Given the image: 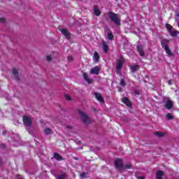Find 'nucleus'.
Returning a JSON list of instances; mask_svg holds the SVG:
<instances>
[{
    "label": "nucleus",
    "mask_w": 179,
    "mask_h": 179,
    "mask_svg": "<svg viewBox=\"0 0 179 179\" xmlns=\"http://www.w3.org/2000/svg\"><path fill=\"white\" fill-rule=\"evenodd\" d=\"M115 165L119 170H128L131 169V164L123 165L122 159H117L115 160Z\"/></svg>",
    "instance_id": "f257e3e1"
},
{
    "label": "nucleus",
    "mask_w": 179,
    "mask_h": 179,
    "mask_svg": "<svg viewBox=\"0 0 179 179\" xmlns=\"http://www.w3.org/2000/svg\"><path fill=\"white\" fill-rule=\"evenodd\" d=\"M108 16L110 20L113 22V23H115L116 26H120V24H121V19H120V16H118V15L113 12H109Z\"/></svg>",
    "instance_id": "f03ea898"
},
{
    "label": "nucleus",
    "mask_w": 179,
    "mask_h": 179,
    "mask_svg": "<svg viewBox=\"0 0 179 179\" xmlns=\"http://www.w3.org/2000/svg\"><path fill=\"white\" fill-rule=\"evenodd\" d=\"M78 114L80 115L83 122H85V124H89V122H90V120L87 117V115L83 113L81 110H78Z\"/></svg>",
    "instance_id": "7ed1b4c3"
},
{
    "label": "nucleus",
    "mask_w": 179,
    "mask_h": 179,
    "mask_svg": "<svg viewBox=\"0 0 179 179\" xmlns=\"http://www.w3.org/2000/svg\"><path fill=\"white\" fill-rule=\"evenodd\" d=\"M164 103H165V108H167V110H170L173 108V101L167 98V99L164 101Z\"/></svg>",
    "instance_id": "20e7f679"
},
{
    "label": "nucleus",
    "mask_w": 179,
    "mask_h": 179,
    "mask_svg": "<svg viewBox=\"0 0 179 179\" xmlns=\"http://www.w3.org/2000/svg\"><path fill=\"white\" fill-rule=\"evenodd\" d=\"M22 121L27 127H30L31 125V119L28 116H24L22 118Z\"/></svg>",
    "instance_id": "39448f33"
},
{
    "label": "nucleus",
    "mask_w": 179,
    "mask_h": 179,
    "mask_svg": "<svg viewBox=\"0 0 179 179\" xmlns=\"http://www.w3.org/2000/svg\"><path fill=\"white\" fill-rule=\"evenodd\" d=\"M99 72H100V67L99 66H96L91 69L90 73V75H99Z\"/></svg>",
    "instance_id": "423d86ee"
},
{
    "label": "nucleus",
    "mask_w": 179,
    "mask_h": 179,
    "mask_svg": "<svg viewBox=\"0 0 179 179\" xmlns=\"http://www.w3.org/2000/svg\"><path fill=\"white\" fill-rule=\"evenodd\" d=\"M124 63V59L120 58V59L117 60V66H116V69L117 71H120L121 68H122V64Z\"/></svg>",
    "instance_id": "0eeeda50"
},
{
    "label": "nucleus",
    "mask_w": 179,
    "mask_h": 179,
    "mask_svg": "<svg viewBox=\"0 0 179 179\" xmlns=\"http://www.w3.org/2000/svg\"><path fill=\"white\" fill-rule=\"evenodd\" d=\"M59 30L61 33H62V34L66 37V38H69V31H68L66 29H61Z\"/></svg>",
    "instance_id": "6e6552de"
},
{
    "label": "nucleus",
    "mask_w": 179,
    "mask_h": 179,
    "mask_svg": "<svg viewBox=\"0 0 179 179\" xmlns=\"http://www.w3.org/2000/svg\"><path fill=\"white\" fill-rule=\"evenodd\" d=\"M102 44H103L102 48H103V52H108V45L107 44V42L103 41Z\"/></svg>",
    "instance_id": "1a4fd4ad"
},
{
    "label": "nucleus",
    "mask_w": 179,
    "mask_h": 179,
    "mask_svg": "<svg viewBox=\"0 0 179 179\" xmlns=\"http://www.w3.org/2000/svg\"><path fill=\"white\" fill-rule=\"evenodd\" d=\"M137 50L141 57H143V55H145V52H143V49L142 48V45H138L137 46Z\"/></svg>",
    "instance_id": "9d476101"
},
{
    "label": "nucleus",
    "mask_w": 179,
    "mask_h": 179,
    "mask_svg": "<svg viewBox=\"0 0 179 179\" xmlns=\"http://www.w3.org/2000/svg\"><path fill=\"white\" fill-rule=\"evenodd\" d=\"M122 103H124V104H126V106H127L128 107H131V101H129V99H128V98L127 97H124L122 99Z\"/></svg>",
    "instance_id": "9b49d317"
},
{
    "label": "nucleus",
    "mask_w": 179,
    "mask_h": 179,
    "mask_svg": "<svg viewBox=\"0 0 179 179\" xmlns=\"http://www.w3.org/2000/svg\"><path fill=\"white\" fill-rule=\"evenodd\" d=\"M156 176L157 179H162L163 176H164V172L163 171H157Z\"/></svg>",
    "instance_id": "f8f14e48"
},
{
    "label": "nucleus",
    "mask_w": 179,
    "mask_h": 179,
    "mask_svg": "<svg viewBox=\"0 0 179 179\" xmlns=\"http://www.w3.org/2000/svg\"><path fill=\"white\" fill-rule=\"evenodd\" d=\"M93 59L94 62H98L99 59H100V55H99V52H94V56H93Z\"/></svg>",
    "instance_id": "ddd939ff"
},
{
    "label": "nucleus",
    "mask_w": 179,
    "mask_h": 179,
    "mask_svg": "<svg viewBox=\"0 0 179 179\" xmlns=\"http://www.w3.org/2000/svg\"><path fill=\"white\" fill-rule=\"evenodd\" d=\"M83 78H84L85 80H86V82H87V83H92V82H93V80L92 78H89V76H87V74H86V73H83Z\"/></svg>",
    "instance_id": "4468645a"
},
{
    "label": "nucleus",
    "mask_w": 179,
    "mask_h": 179,
    "mask_svg": "<svg viewBox=\"0 0 179 179\" xmlns=\"http://www.w3.org/2000/svg\"><path fill=\"white\" fill-rule=\"evenodd\" d=\"M169 33L172 37H177V36L179 34V31L176 29L171 30Z\"/></svg>",
    "instance_id": "2eb2a0df"
},
{
    "label": "nucleus",
    "mask_w": 179,
    "mask_h": 179,
    "mask_svg": "<svg viewBox=\"0 0 179 179\" xmlns=\"http://www.w3.org/2000/svg\"><path fill=\"white\" fill-rule=\"evenodd\" d=\"M94 15H96V16H100V10L99 9V7H97V6H95L94 7Z\"/></svg>",
    "instance_id": "dca6fc26"
},
{
    "label": "nucleus",
    "mask_w": 179,
    "mask_h": 179,
    "mask_svg": "<svg viewBox=\"0 0 179 179\" xmlns=\"http://www.w3.org/2000/svg\"><path fill=\"white\" fill-rule=\"evenodd\" d=\"M95 97L96 99V100H98V101H101L103 102V97L101 96V95L97 92L94 93Z\"/></svg>",
    "instance_id": "f3484780"
},
{
    "label": "nucleus",
    "mask_w": 179,
    "mask_h": 179,
    "mask_svg": "<svg viewBox=\"0 0 179 179\" xmlns=\"http://www.w3.org/2000/svg\"><path fill=\"white\" fill-rule=\"evenodd\" d=\"M164 50H165L166 54H168V55H169V57H171V55H173V53L171 52V51L169 48V46L165 45L164 46Z\"/></svg>",
    "instance_id": "a211bd4d"
},
{
    "label": "nucleus",
    "mask_w": 179,
    "mask_h": 179,
    "mask_svg": "<svg viewBox=\"0 0 179 179\" xmlns=\"http://www.w3.org/2000/svg\"><path fill=\"white\" fill-rule=\"evenodd\" d=\"M131 72H136L139 69L138 65H134L131 66Z\"/></svg>",
    "instance_id": "6ab92c4d"
},
{
    "label": "nucleus",
    "mask_w": 179,
    "mask_h": 179,
    "mask_svg": "<svg viewBox=\"0 0 179 179\" xmlns=\"http://www.w3.org/2000/svg\"><path fill=\"white\" fill-rule=\"evenodd\" d=\"M44 133L45 135H51V134H52V130H51L50 128H46L44 130Z\"/></svg>",
    "instance_id": "aec40b11"
},
{
    "label": "nucleus",
    "mask_w": 179,
    "mask_h": 179,
    "mask_svg": "<svg viewBox=\"0 0 179 179\" xmlns=\"http://www.w3.org/2000/svg\"><path fill=\"white\" fill-rule=\"evenodd\" d=\"M56 179H67L66 178V174H62V175H58L56 176Z\"/></svg>",
    "instance_id": "412c9836"
},
{
    "label": "nucleus",
    "mask_w": 179,
    "mask_h": 179,
    "mask_svg": "<svg viewBox=\"0 0 179 179\" xmlns=\"http://www.w3.org/2000/svg\"><path fill=\"white\" fill-rule=\"evenodd\" d=\"M54 157L55 159H56V160H58L59 162L62 160V157H61V155H58L57 153H55Z\"/></svg>",
    "instance_id": "4be33fe9"
},
{
    "label": "nucleus",
    "mask_w": 179,
    "mask_h": 179,
    "mask_svg": "<svg viewBox=\"0 0 179 179\" xmlns=\"http://www.w3.org/2000/svg\"><path fill=\"white\" fill-rule=\"evenodd\" d=\"M166 27L167 29V30H169V33L173 30V27H171V25L166 24Z\"/></svg>",
    "instance_id": "5701e85b"
},
{
    "label": "nucleus",
    "mask_w": 179,
    "mask_h": 179,
    "mask_svg": "<svg viewBox=\"0 0 179 179\" xmlns=\"http://www.w3.org/2000/svg\"><path fill=\"white\" fill-rule=\"evenodd\" d=\"M113 37H114V36L113 35V33L109 32L108 34V40H113Z\"/></svg>",
    "instance_id": "b1692460"
},
{
    "label": "nucleus",
    "mask_w": 179,
    "mask_h": 179,
    "mask_svg": "<svg viewBox=\"0 0 179 179\" xmlns=\"http://www.w3.org/2000/svg\"><path fill=\"white\" fill-rule=\"evenodd\" d=\"M13 74L15 78H17V70L16 69H13Z\"/></svg>",
    "instance_id": "393cba45"
},
{
    "label": "nucleus",
    "mask_w": 179,
    "mask_h": 179,
    "mask_svg": "<svg viewBox=\"0 0 179 179\" xmlns=\"http://www.w3.org/2000/svg\"><path fill=\"white\" fill-rule=\"evenodd\" d=\"M166 118H168V120H173V115H171V113L166 114Z\"/></svg>",
    "instance_id": "a878e982"
},
{
    "label": "nucleus",
    "mask_w": 179,
    "mask_h": 179,
    "mask_svg": "<svg viewBox=\"0 0 179 179\" xmlns=\"http://www.w3.org/2000/svg\"><path fill=\"white\" fill-rule=\"evenodd\" d=\"M155 135H156L157 136L161 137V136H164V133H162V132H157V133H155Z\"/></svg>",
    "instance_id": "bb28decb"
},
{
    "label": "nucleus",
    "mask_w": 179,
    "mask_h": 179,
    "mask_svg": "<svg viewBox=\"0 0 179 179\" xmlns=\"http://www.w3.org/2000/svg\"><path fill=\"white\" fill-rule=\"evenodd\" d=\"M65 99H66V100H68V101L71 100V96H69L68 94L65 95Z\"/></svg>",
    "instance_id": "cd10ccee"
},
{
    "label": "nucleus",
    "mask_w": 179,
    "mask_h": 179,
    "mask_svg": "<svg viewBox=\"0 0 179 179\" xmlns=\"http://www.w3.org/2000/svg\"><path fill=\"white\" fill-rule=\"evenodd\" d=\"M120 85L121 86H125V81H124V80H121Z\"/></svg>",
    "instance_id": "c85d7f7f"
},
{
    "label": "nucleus",
    "mask_w": 179,
    "mask_h": 179,
    "mask_svg": "<svg viewBox=\"0 0 179 179\" xmlns=\"http://www.w3.org/2000/svg\"><path fill=\"white\" fill-rule=\"evenodd\" d=\"M80 177L81 178H85V177H86V173H81Z\"/></svg>",
    "instance_id": "c756f323"
},
{
    "label": "nucleus",
    "mask_w": 179,
    "mask_h": 179,
    "mask_svg": "<svg viewBox=\"0 0 179 179\" xmlns=\"http://www.w3.org/2000/svg\"><path fill=\"white\" fill-rule=\"evenodd\" d=\"M1 23H5V18H0Z\"/></svg>",
    "instance_id": "7c9ffc66"
},
{
    "label": "nucleus",
    "mask_w": 179,
    "mask_h": 179,
    "mask_svg": "<svg viewBox=\"0 0 179 179\" xmlns=\"http://www.w3.org/2000/svg\"><path fill=\"white\" fill-rule=\"evenodd\" d=\"M46 59L47 61H51V56H47Z\"/></svg>",
    "instance_id": "2f4dec72"
},
{
    "label": "nucleus",
    "mask_w": 179,
    "mask_h": 179,
    "mask_svg": "<svg viewBox=\"0 0 179 179\" xmlns=\"http://www.w3.org/2000/svg\"><path fill=\"white\" fill-rule=\"evenodd\" d=\"M137 179H145V176H138Z\"/></svg>",
    "instance_id": "473e14b6"
},
{
    "label": "nucleus",
    "mask_w": 179,
    "mask_h": 179,
    "mask_svg": "<svg viewBox=\"0 0 179 179\" xmlns=\"http://www.w3.org/2000/svg\"><path fill=\"white\" fill-rule=\"evenodd\" d=\"M172 82H173V80H169L168 81L169 85H171Z\"/></svg>",
    "instance_id": "72a5a7b5"
},
{
    "label": "nucleus",
    "mask_w": 179,
    "mask_h": 179,
    "mask_svg": "<svg viewBox=\"0 0 179 179\" xmlns=\"http://www.w3.org/2000/svg\"><path fill=\"white\" fill-rule=\"evenodd\" d=\"M134 94H139V92H138L137 90L134 91Z\"/></svg>",
    "instance_id": "f704fd0d"
},
{
    "label": "nucleus",
    "mask_w": 179,
    "mask_h": 179,
    "mask_svg": "<svg viewBox=\"0 0 179 179\" xmlns=\"http://www.w3.org/2000/svg\"><path fill=\"white\" fill-rule=\"evenodd\" d=\"M15 124H19V120H16V121L15 122Z\"/></svg>",
    "instance_id": "c9c22d12"
},
{
    "label": "nucleus",
    "mask_w": 179,
    "mask_h": 179,
    "mask_svg": "<svg viewBox=\"0 0 179 179\" xmlns=\"http://www.w3.org/2000/svg\"><path fill=\"white\" fill-rule=\"evenodd\" d=\"M176 16H177V17H179V14H178V13H177V14H176Z\"/></svg>",
    "instance_id": "e433bc0d"
},
{
    "label": "nucleus",
    "mask_w": 179,
    "mask_h": 179,
    "mask_svg": "<svg viewBox=\"0 0 179 179\" xmlns=\"http://www.w3.org/2000/svg\"><path fill=\"white\" fill-rule=\"evenodd\" d=\"M67 128H71V127L70 126H67Z\"/></svg>",
    "instance_id": "4c0bfd02"
},
{
    "label": "nucleus",
    "mask_w": 179,
    "mask_h": 179,
    "mask_svg": "<svg viewBox=\"0 0 179 179\" xmlns=\"http://www.w3.org/2000/svg\"><path fill=\"white\" fill-rule=\"evenodd\" d=\"M178 27H179V22H178Z\"/></svg>",
    "instance_id": "58836bf2"
}]
</instances>
